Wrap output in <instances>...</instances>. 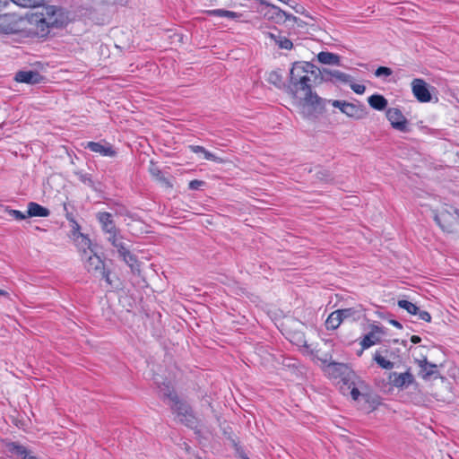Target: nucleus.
I'll use <instances>...</instances> for the list:
<instances>
[{"label": "nucleus", "instance_id": "obj_45", "mask_svg": "<svg viewBox=\"0 0 459 459\" xmlns=\"http://www.w3.org/2000/svg\"><path fill=\"white\" fill-rule=\"evenodd\" d=\"M411 342H412V343L416 344V343L420 342L421 339H420V336H418V335H412V336L411 337Z\"/></svg>", "mask_w": 459, "mask_h": 459}, {"label": "nucleus", "instance_id": "obj_17", "mask_svg": "<svg viewBox=\"0 0 459 459\" xmlns=\"http://www.w3.org/2000/svg\"><path fill=\"white\" fill-rule=\"evenodd\" d=\"M416 362L420 368V375L422 379L429 380L433 375L437 374V366L434 363L429 362L426 357L422 359H416Z\"/></svg>", "mask_w": 459, "mask_h": 459}, {"label": "nucleus", "instance_id": "obj_28", "mask_svg": "<svg viewBox=\"0 0 459 459\" xmlns=\"http://www.w3.org/2000/svg\"><path fill=\"white\" fill-rule=\"evenodd\" d=\"M178 420L191 429L196 427L197 424V420L193 414L192 410L187 411L184 416H180Z\"/></svg>", "mask_w": 459, "mask_h": 459}, {"label": "nucleus", "instance_id": "obj_32", "mask_svg": "<svg viewBox=\"0 0 459 459\" xmlns=\"http://www.w3.org/2000/svg\"><path fill=\"white\" fill-rule=\"evenodd\" d=\"M315 176L319 181L323 182H328L332 179L331 173L328 170L321 168L316 169Z\"/></svg>", "mask_w": 459, "mask_h": 459}, {"label": "nucleus", "instance_id": "obj_15", "mask_svg": "<svg viewBox=\"0 0 459 459\" xmlns=\"http://www.w3.org/2000/svg\"><path fill=\"white\" fill-rule=\"evenodd\" d=\"M377 333H384L383 328L373 325L371 331L367 333L360 342L362 351L380 342L381 340Z\"/></svg>", "mask_w": 459, "mask_h": 459}, {"label": "nucleus", "instance_id": "obj_44", "mask_svg": "<svg viewBox=\"0 0 459 459\" xmlns=\"http://www.w3.org/2000/svg\"><path fill=\"white\" fill-rule=\"evenodd\" d=\"M391 325H393L394 326L399 328V329H402L403 328V325L400 322H398L397 320H394V319H392L389 321Z\"/></svg>", "mask_w": 459, "mask_h": 459}, {"label": "nucleus", "instance_id": "obj_1", "mask_svg": "<svg viewBox=\"0 0 459 459\" xmlns=\"http://www.w3.org/2000/svg\"><path fill=\"white\" fill-rule=\"evenodd\" d=\"M317 67L309 62H295L290 72V82L288 91L299 100L303 113L311 116L315 113L321 114L325 110V104L331 102L334 108L341 110L349 117L361 119L366 116L365 107L345 100H327L313 91L310 84L309 74L316 76Z\"/></svg>", "mask_w": 459, "mask_h": 459}, {"label": "nucleus", "instance_id": "obj_34", "mask_svg": "<svg viewBox=\"0 0 459 459\" xmlns=\"http://www.w3.org/2000/svg\"><path fill=\"white\" fill-rule=\"evenodd\" d=\"M273 7L277 12H279V13H282L284 14V16L286 17V19H287V20L294 22L295 23H297V25H298L299 27H302V26H303V23H304V22H303L299 18H298V17H296V16H294V15H292V14H287L285 12L281 11L280 8H278V7H276V6H274V5H273Z\"/></svg>", "mask_w": 459, "mask_h": 459}, {"label": "nucleus", "instance_id": "obj_11", "mask_svg": "<svg viewBox=\"0 0 459 459\" xmlns=\"http://www.w3.org/2000/svg\"><path fill=\"white\" fill-rule=\"evenodd\" d=\"M82 146L85 149L91 150L93 152L100 153L104 157H115L117 154L112 145L108 143H102L100 142H87L82 143Z\"/></svg>", "mask_w": 459, "mask_h": 459}, {"label": "nucleus", "instance_id": "obj_23", "mask_svg": "<svg viewBox=\"0 0 459 459\" xmlns=\"http://www.w3.org/2000/svg\"><path fill=\"white\" fill-rule=\"evenodd\" d=\"M317 60L325 65H340V56L331 52L322 51L317 54Z\"/></svg>", "mask_w": 459, "mask_h": 459}, {"label": "nucleus", "instance_id": "obj_41", "mask_svg": "<svg viewBox=\"0 0 459 459\" xmlns=\"http://www.w3.org/2000/svg\"><path fill=\"white\" fill-rule=\"evenodd\" d=\"M419 316V318L425 321V322H430L431 321V316L428 311H420L419 309V312L417 314Z\"/></svg>", "mask_w": 459, "mask_h": 459}, {"label": "nucleus", "instance_id": "obj_20", "mask_svg": "<svg viewBox=\"0 0 459 459\" xmlns=\"http://www.w3.org/2000/svg\"><path fill=\"white\" fill-rule=\"evenodd\" d=\"M268 37L281 49L290 50L293 48L292 42L281 33L268 32Z\"/></svg>", "mask_w": 459, "mask_h": 459}, {"label": "nucleus", "instance_id": "obj_30", "mask_svg": "<svg viewBox=\"0 0 459 459\" xmlns=\"http://www.w3.org/2000/svg\"><path fill=\"white\" fill-rule=\"evenodd\" d=\"M207 13L210 15L219 16V17H226L229 19H234L238 17V14L231 11H227L223 9H214L207 11Z\"/></svg>", "mask_w": 459, "mask_h": 459}, {"label": "nucleus", "instance_id": "obj_37", "mask_svg": "<svg viewBox=\"0 0 459 459\" xmlns=\"http://www.w3.org/2000/svg\"><path fill=\"white\" fill-rule=\"evenodd\" d=\"M202 153L204 154V159H206L208 160H213L217 163L224 162V160L221 158L215 156L213 153L210 152L209 151H207L205 149H204V152H203Z\"/></svg>", "mask_w": 459, "mask_h": 459}, {"label": "nucleus", "instance_id": "obj_14", "mask_svg": "<svg viewBox=\"0 0 459 459\" xmlns=\"http://www.w3.org/2000/svg\"><path fill=\"white\" fill-rule=\"evenodd\" d=\"M14 79L18 82L37 84L44 80V76L37 71H19Z\"/></svg>", "mask_w": 459, "mask_h": 459}, {"label": "nucleus", "instance_id": "obj_42", "mask_svg": "<svg viewBox=\"0 0 459 459\" xmlns=\"http://www.w3.org/2000/svg\"><path fill=\"white\" fill-rule=\"evenodd\" d=\"M189 148L195 153H202L204 152V148L200 145H190Z\"/></svg>", "mask_w": 459, "mask_h": 459}, {"label": "nucleus", "instance_id": "obj_3", "mask_svg": "<svg viewBox=\"0 0 459 459\" xmlns=\"http://www.w3.org/2000/svg\"><path fill=\"white\" fill-rule=\"evenodd\" d=\"M320 360L326 365L325 371L331 377L341 378L345 385L349 384L354 373L347 364L330 361L327 355Z\"/></svg>", "mask_w": 459, "mask_h": 459}, {"label": "nucleus", "instance_id": "obj_21", "mask_svg": "<svg viewBox=\"0 0 459 459\" xmlns=\"http://www.w3.org/2000/svg\"><path fill=\"white\" fill-rule=\"evenodd\" d=\"M8 447L9 451L17 455L19 459H38L36 456L32 455L26 447L18 444L11 443Z\"/></svg>", "mask_w": 459, "mask_h": 459}, {"label": "nucleus", "instance_id": "obj_40", "mask_svg": "<svg viewBox=\"0 0 459 459\" xmlns=\"http://www.w3.org/2000/svg\"><path fill=\"white\" fill-rule=\"evenodd\" d=\"M205 182L203 180L194 179L189 182V189L198 190L201 186H204Z\"/></svg>", "mask_w": 459, "mask_h": 459}, {"label": "nucleus", "instance_id": "obj_19", "mask_svg": "<svg viewBox=\"0 0 459 459\" xmlns=\"http://www.w3.org/2000/svg\"><path fill=\"white\" fill-rule=\"evenodd\" d=\"M28 217H48L50 212L48 208L41 206L40 204L30 202L28 204Z\"/></svg>", "mask_w": 459, "mask_h": 459}, {"label": "nucleus", "instance_id": "obj_27", "mask_svg": "<svg viewBox=\"0 0 459 459\" xmlns=\"http://www.w3.org/2000/svg\"><path fill=\"white\" fill-rule=\"evenodd\" d=\"M79 237L81 238L80 248L82 250V257L92 253L91 239L82 233L79 234Z\"/></svg>", "mask_w": 459, "mask_h": 459}, {"label": "nucleus", "instance_id": "obj_25", "mask_svg": "<svg viewBox=\"0 0 459 459\" xmlns=\"http://www.w3.org/2000/svg\"><path fill=\"white\" fill-rule=\"evenodd\" d=\"M170 407L178 418L184 416L187 411L192 410L186 403L179 400V398L174 401Z\"/></svg>", "mask_w": 459, "mask_h": 459}, {"label": "nucleus", "instance_id": "obj_12", "mask_svg": "<svg viewBox=\"0 0 459 459\" xmlns=\"http://www.w3.org/2000/svg\"><path fill=\"white\" fill-rule=\"evenodd\" d=\"M318 71L321 74L322 80L324 81L342 82L344 83H349L352 81V77L350 74L339 70L324 68L323 70Z\"/></svg>", "mask_w": 459, "mask_h": 459}, {"label": "nucleus", "instance_id": "obj_13", "mask_svg": "<svg viewBox=\"0 0 459 459\" xmlns=\"http://www.w3.org/2000/svg\"><path fill=\"white\" fill-rule=\"evenodd\" d=\"M97 219L100 222L103 231L112 237L113 235L118 236V230L112 220V215L109 212H103L97 214Z\"/></svg>", "mask_w": 459, "mask_h": 459}, {"label": "nucleus", "instance_id": "obj_7", "mask_svg": "<svg viewBox=\"0 0 459 459\" xmlns=\"http://www.w3.org/2000/svg\"><path fill=\"white\" fill-rule=\"evenodd\" d=\"M435 221L442 229L443 231L447 233H455L456 226L459 225V211L455 210V213L445 210L434 216Z\"/></svg>", "mask_w": 459, "mask_h": 459}, {"label": "nucleus", "instance_id": "obj_9", "mask_svg": "<svg viewBox=\"0 0 459 459\" xmlns=\"http://www.w3.org/2000/svg\"><path fill=\"white\" fill-rule=\"evenodd\" d=\"M411 85L412 93L417 100L420 102H429L431 100L429 85L423 79H413Z\"/></svg>", "mask_w": 459, "mask_h": 459}, {"label": "nucleus", "instance_id": "obj_33", "mask_svg": "<svg viewBox=\"0 0 459 459\" xmlns=\"http://www.w3.org/2000/svg\"><path fill=\"white\" fill-rule=\"evenodd\" d=\"M76 175L78 176V178L80 179L81 182H82L83 184H85V185L89 186L90 187L95 189L94 182H93V180L91 178V174L77 172Z\"/></svg>", "mask_w": 459, "mask_h": 459}, {"label": "nucleus", "instance_id": "obj_49", "mask_svg": "<svg viewBox=\"0 0 459 459\" xmlns=\"http://www.w3.org/2000/svg\"><path fill=\"white\" fill-rule=\"evenodd\" d=\"M3 6L2 0H0V8Z\"/></svg>", "mask_w": 459, "mask_h": 459}, {"label": "nucleus", "instance_id": "obj_43", "mask_svg": "<svg viewBox=\"0 0 459 459\" xmlns=\"http://www.w3.org/2000/svg\"><path fill=\"white\" fill-rule=\"evenodd\" d=\"M351 395L352 399L356 401L359 399L360 393L357 387L353 386L351 390Z\"/></svg>", "mask_w": 459, "mask_h": 459}, {"label": "nucleus", "instance_id": "obj_35", "mask_svg": "<svg viewBox=\"0 0 459 459\" xmlns=\"http://www.w3.org/2000/svg\"><path fill=\"white\" fill-rule=\"evenodd\" d=\"M268 82L272 84L279 86L280 83L281 82V76L279 74L278 72L273 71L269 74Z\"/></svg>", "mask_w": 459, "mask_h": 459}, {"label": "nucleus", "instance_id": "obj_46", "mask_svg": "<svg viewBox=\"0 0 459 459\" xmlns=\"http://www.w3.org/2000/svg\"><path fill=\"white\" fill-rule=\"evenodd\" d=\"M0 296H5V297H8L9 296V293L4 290H1L0 289Z\"/></svg>", "mask_w": 459, "mask_h": 459}, {"label": "nucleus", "instance_id": "obj_24", "mask_svg": "<svg viewBox=\"0 0 459 459\" xmlns=\"http://www.w3.org/2000/svg\"><path fill=\"white\" fill-rule=\"evenodd\" d=\"M388 352L387 350L384 351H377L374 354L373 359L376 361V363L384 369H392L394 368V363L386 359L383 353L386 354Z\"/></svg>", "mask_w": 459, "mask_h": 459}, {"label": "nucleus", "instance_id": "obj_38", "mask_svg": "<svg viewBox=\"0 0 459 459\" xmlns=\"http://www.w3.org/2000/svg\"><path fill=\"white\" fill-rule=\"evenodd\" d=\"M8 213L12 215L15 220L22 221L28 217V213L25 214L18 210L9 209L7 210Z\"/></svg>", "mask_w": 459, "mask_h": 459}, {"label": "nucleus", "instance_id": "obj_22", "mask_svg": "<svg viewBox=\"0 0 459 459\" xmlns=\"http://www.w3.org/2000/svg\"><path fill=\"white\" fill-rule=\"evenodd\" d=\"M369 106L376 110H384L387 107V100L380 94H373L368 99Z\"/></svg>", "mask_w": 459, "mask_h": 459}, {"label": "nucleus", "instance_id": "obj_48", "mask_svg": "<svg viewBox=\"0 0 459 459\" xmlns=\"http://www.w3.org/2000/svg\"><path fill=\"white\" fill-rule=\"evenodd\" d=\"M67 220L73 221V219L70 218L68 215H67Z\"/></svg>", "mask_w": 459, "mask_h": 459}, {"label": "nucleus", "instance_id": "obj_26", "mask_svg": "<svg viewBox=\"0 0 459 459\" xmlns=\"http://www.w3.org/2000/svg\"><path fill=\"white\" fill-rule=\"evenodd\" d=\"M342 322V320L340 314L338 313V310H335L328 316L325 321V325L327 329L334 330L339 327Z\"/></svg>", "mask_w": 459, "mask_h": 459}, {"label": "nucleus", "instance_id": "obj_29", "mask_svg": "<svg viewBox=\"0 0 459 459\" xmlns=\"http://www.w3.org/2000/svg\"><path fill=\"white\" fill-rule=\"evenodd\" d=\"M149 171L152 177H154L157 180L164 183L168 186H171L169 181L162 175L160 169L152 162L151 163Z\"/></svg>", "mask_w": 459, "mask_h": 459}, {"label": "nucleus", "instance_id": "obj_4", "mask_svg": "<svg viewBox=\"0 0 459 459\" xmlns=\"http://www.w3.org/2000/svg\"><path fill=\"white\" fill-rule=\"evenodd\" d=\"M22 23L23 16L15 13L0 14V33L22 35Z\"/></svg>", "mask_w": 459, "mask_h": 459}, {"label": "nucleus", "instance_id": "obj_16", "mask_svg": "<svg viewBox=\"0 0 459 459\" xmlns=\"http://www.w3.org/2000/svg\"><path fill=\"white\" fill-rule=\"evenodd\" d=\"M155 383L157 384L160 396L162 399H169L171 403H173L178 398V394L174 391V387L171 385L169 381H164L160 383L158 379H156Z\"/></svg>", "mask_w": 459, "mask_h": 459}, {"label": "nucleus", "instance_id": "obj_36", "mask_svg": "<svg viewBox=\"0 0 459 459\" xmlns=\"http://www.w3.org/2000/svg\"><path fill=\"white\" fill-rule=\"evenodd\" d=\"M393 74V71L391 68L389 67H385V66H379L376 71H375V75L377 77H381V76H390L391 74Z\"/></svg>", "mask_w": 459, "mask_h": 459}, {"label": "nucleus", "instance_id": "obj_8", "mask_svg": "<svg viewBox=\"0 0 459 459\" xmlns=\"http://www.w3.org/2000/svg\"><path fill=\"white\" fill-rule=\"evenodd\" d=\"M385 116L394 129L403 133L410 131L408 120L399 108H387Z\"/></svg>", "mask_w": 459, "mask_h": 459}, {"label": "nucleus", "instance_id": "obj_2", "mask_svg": "<svg viewBox=\"0 0 459 459\" xmlns=\"http://www.w3.org/2000/svg\"><path fill=\"white\" fill-rule=\"evenodd\" d=\"M68 20V13L64 8L47 5L40 12L28 13L23 16L22 35L45 38L52 29L65 27Z\"/></svg>", "mask_w": 459, "mask_h": 459}, {"label": "nucleus", "instance_id": "obj_39", "mask_svg": "<svg viewBox=\"0 0 459 459\" xmlns=\"http://www.w3.org/2000/svg\"><path fill=\"white\" fill-rule=\"evenodd\" d=\"M351 89L357 94H363L366 91V87L363 84L350 82Z\"/></svg>", "mask_w": 459, "mask_h": 459}, {"label": "nucleus", "instance_id": "obj_10", "mask_svg": "<svg viewBox=\"0 0 459 459\" xmlns=\"http://www.w3.org/2000/svg\"><path fill=\"white\" fill-rule=\"evenodd\" d=\"M388 379L393 386L402 390L407 388L415 380L409 370L404 373L391 372Z\"/></svg>", "mask_w": 459, "mask_h": 459}, {"label": "nucleus", "instance_id": "obj_47", "mask_svg": "<svg viewBox=\"0 0 459 459\" xmlns=\"http://www.w3.org/2000/svg\"><path fill=\"white\" fill-rule=\"evenodd\" d=\"M103 2L108 4H113L116 3V0H103Z\"/></svg>", "mask_w": 459, "mask_h": 459}, {"label": "nucleus", "instance_id": "obj_5", "mask_svg": "<svg viewBox=\"0 0 459 459\" xmlns=\"http://www.w3.org/2000/svg\"><path fill=\"white\" fill-rule=\"evenodd\" d=\"M82 259L85 261L84 267L88 273L95 276H100L105 279L108 283H111L109 272L105 270L104 262L99 255L92 252L88 255L82 256Z\"/></svg>", "mask_w": 459, "mask_h": 459}, {"label": "nucleus", "instance_id": "obj_31", "mask_svg": "<svg viewBox=\"0 0 459 459\" xmlns=\"http://www.w3.org/2000/svg\"><path fill=\"white\" fill-rule=\"evenodd\" d=\"M398 306L411 315H417L419 312V307L415 304L405 299L399 300Z\"/></svg>", "mask_w": 459, "mask_h": 459}, {"label": "nucleus", "instance_id": "obj_18", "mask_svg": "<svg viewBox=\"0 0 459 459\" xmlns=\"http://www.w3.org/2000/svg\"><path fill=\"white\" fill-rule=\"evenodd\" d=\"M337 310L342 317V322L344 320L357 321L362 316V310L359 306Z\"/></svg>", "mask_w": 459, "mask_h": 459}, {"label": "nucleus", "instance_id": "obj_6", "mask_svg": "<svg viewBox=\"0 0 459 459\" xmlns=\"http://www.w3.org/2000/svg\"><path fill=\"white\" fill-rule=\"evenodd\" d=\"M108 241L117 249L123 261L132 269V271H134L138 266L137 258L127 248L126 243L123 241L122 236L113 235L112 237H108Z\"/></svg>", "mask_w": 459, "mask_h": 459}]
</instances>
